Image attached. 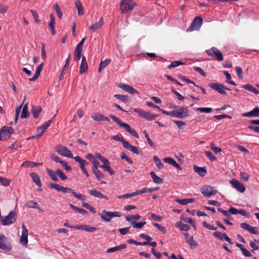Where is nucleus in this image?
I'll use <instances>...</instances> for the list:
<instances>
[{"label": "nucleus", "mask_w": 259, "mask_h": 259, "mask_svg": "<svg viewBox=\"0 0 259 259\" xmlns=\"http://www.w3.org/2000/svg\"><path fill=\"white\" fill-rule=\"evenodd\" d=\"M110 118L121 127L124 128L127 132L135 138L139 139V136L138 133L132 128L127 123L123 122L119 118L113 115H110Z\"/></svg>", "instance_id": "obj_1"}, {"label": "nucleus", "mask_w": 259, "mask_h": 259, "mask_svg": "<svg viewBox=\"0 0 259 259\" xmlns=\"http://www.w3.org/2000/svg\"><path fill=\"white\" fill-rule=\"evenodd\" d=\"M98 214L106 222H109L113 218L120 217V213L118 211H107L105 210H102L101 213L99 212Z\"/></svg>", "instance_id": "obj_2"}, {"label": "nucleus", "mask_w": 259, "mask_h": 259, "mask_svg": "<svg viewBox=\"0 0 259 259\" xmlns=\"http://www.w3.org/2000/svg\"><path fill=\"white\" fill-rule=\"evenodd\" d=\"M133 111L137 113L140 117L149 121L154 120L158 117L157 115L153 114L149 112L144 111L141 109L134 108Z\"/></svg>", "instance_id": "obj_3"}, {"label": "nucleus", "mask_w": 259, "mask_h": 259, "mask_svg": "<svg viewBox=\"0 0 259 259\" xmlns=\"http://www.w3.org/2000/svg\"><path fill=\"white\" fill-rule=\"evenodd\" d=\"M205 53L208 56L215 58L218 61H222L224 59L222 53L215 47H212L210 49L206 50Z\"/></svg>", "instance_id": "obj_4"}, {"label": "nucleus", "mask_w": 259, "mask_h": 259, "mask_svg": "<svg viewBox=\"0 0 259 259\" xmlns=\"http://www.w3.org/2000/svg\"><path fill=\"white\" fill-rule=\"evenodd\" d=\"M14 130L12 127L4 126L0 130V141H4L9 139L14 133Z\"/></svg>", "instance_id": "obj_5"}, {"label": "nucleus", "mask_w": 259, "mask_h": 259, "mask_svg": "<svg viewBox=\"0 0 259 259\" xmlns=\"http://www.w3.org/2000/svg\"><path fill=\"white\" fill-rule=\"evenodd\" d=\"M135 4L127 0H123L120 3V9L122 13H126L131 12Z\"/></svg>", "instance_id": "obj_6"}, {"label": "nucleus", "mask_w": 259, "mask_h": 259, "mask_svg": "<svg viewBox=\"0 0 259 259\" xmlns=\"http://www.w3.org/2000/svg\"><path fill=\"white\" fill-rule=\"evenodd\" d=\"M16 212L11 211L4 218L1 220L2 223L4 226H9L14 223L16 221Z\"/></svg>", "instance_id": "obj_7"}, {"label": "nucleus", "mask_w": 259, "mask_h": 259, "mask_svg": "<svg viewBox=\"0 0 259 259\" xmlns=\"http://www.w3.org/2000/svg\"><path fill=\"white\" fill-rule=\"evenodd\" d=\"M0 249L8 252L11 250V245L7 238L3 234H0Z\"/></svg>", "instance_id": "obj_8"}, {"label": "nucleus", "mask_w": 259, "mask_h": 259, "mask_svg": "<svg viewBox=\"0 0 259 259\" xmlns=\"http://www.w3.org/2000/svg\"><path fill=\"white\" fill-rule=\"evenodd\" d=\"M55 150L60 155L68 158H74L71 151L66 147L62 145L58 146L56 147Z\"/></svg>", "instance_id": "obj_9"}, {"label": "nucleus", "mask_w": 259, "mask_h": 259, "mask_svg": "<svg viewBox=\"0 0 259 259\" xmlns=\"http://www.w3.org/2000/svg\"><path fill=\"white\" fill-rule=\"evenodd\" d=\"M202 21L203 19L200 17L195 18L191 25L187 29V31L191 32L195 30H199L202 24Z\"/></svg>", "instance_id": "obj_10"}, {"label": "nucleus", "mask_w": 259, "mask_h": 259, "mask_svg": "<svg viewBox=\"0 0 259 259\" xmlns=\"http://www.w3.org/2000/svg\"><path fill=\"white\" fill-rule=\"evenodd\" d=\"M208 85L212 89L215 90L221 94H225V90H230L229 89L225 87L223 84H221L219 83H210L208 84Z\"/></svg>", "instance_id": "obj_11"}, {"label": "nucleus", "mask_w": 259, "mask_h": 259, "mask_svg": "<svg viewBox=\"0 0 259 259\" xmlns=\"http://www.w3.org/2000/svg\"><path fill=\"white\" fill-rule=\"evenodd\" d=\"M201 192L204 196L209 197L215 194L217 191L213 187L205 186L201 189Z\"/></svg>", "instance_id": "obj_12"}, {"label": "nucleus", "mask_w": 259, "mask_h": 259, "mask_svg": "<svg viewBox=\"0 0 259 259\" xmlns=\"http://www.w3.org/2000/svg\"><path fill=\"white\" fill-rule=\"evenodd\" d=\"M231 186L240 193H243L245 191L244 185L236 179H232L230 181Z\"/></svg>", "instance_id": "obj_13"}, {"label": "nucleus", "mask_w": 259, "mask_h": 259, "mask_svg": "<svg viewBox=\"0 0 259 259\" xmlns=\"http://www.w3.org/2000/svg\"><path fill=\"white\" fill-rule=\"evenodd\" d=\"M64 193H71L72 195L77 199L85 201L87 199V197L82 194H78L73 191V190L70 188L62 187V191Z\"/></svg>", "instance_id": "obj_14"}, {"label": "nucleus", "mask_w": 259, "mask_h": 259, "mask_svg": "<svg viewBox=\"0 0 259 259\" xmlns=\"http://www.w3.org/2000/svg\"><path fill=\"white\" fill-rule=\"evenodd\" d=\"M117 87L132 95L138 94V91L130 85L124 83H119L117 85Z\"/></svg>", "instance_id": "obj_15"}, {"label": "nucleus", "mask_w": 259, "mask_h": 259, "mask_svg": "<svg viewBox=\"0 0 259 259\" xmlns=\"http://www.w3.org/2000/svg\"><path fill=\"white\" fill-rule=\"evenodd\" d=\"M242 116L249 117H259V107H255L251 111L242 113Z\"/></svg>", "instance_id": "obj_16"}, {"label": "nucleus", "mask_w": 259, "mask_h": 259, "mask_svg": "<svg viewBox=\"0 0 259 259\" xmlns=\"http://www.w3.org/2000/svg\"><path fill=\"white\" fill-rule=\"evenodd\" d=\"M104 24V21L102 18H100L99 21L92 24L90 27V29L92 32H95L96 31L102 28Z\"/></svg>", "instance_id": "obj_17"}, {"label": "nucleus", "mask_w": 259, "mask_h": 259, "mask_svg": "<svg viewBox=\"0 0 259 259\" xmlns=\"http://www.w3.org/2000/svg\"><path fill=\"white\" fill-rule=\"evenodd\" d=\"M21 242L24 245L28 243V230L26 226L24 225H22Z\"/></svg>", "instance_id": "obj_18"}, {"label": "nucleus", "mask_w": 259, "mask_h": 259, "mask_svg": "<svg viewBox=\"0 0 259 259\" xmlns=\"http://www.w3.org/2000/svg\"><path fill=\"white\" fill-rule=\"evenodd\" d=\"M180 118H185L189 116V110L187 107H179L178 109Z\"/></svg>", "instance_id": "obj_19"}, {"label": "nucleus", "mask_w": 259, "mask_h": 259, "mask_svg": "<svg viewBox=\"0 0 259 259\" xmlns=\"http://www.w3.org/2000/svg\"><path fill=\"white\" fill-rule=\"evenodd\" d=\"M184 236L186 242L189 243L191 246H197V243L194 240L193 237L189 233L186 232L184 233Z\"/></svg>", "instance_id": "obj_20"}, {"label": "nucleus", "mask_w": 259, "mask_h": 259, "mask_svg": "<svg viewBox=\"0 0 259 259\" xmlns=\"http://www.w3.org/2000/svg\"><path fill=\"white\" fill-rule=\"evenodd\" d=\"M75 161L79 163V167L81 170H84L85 168V165H88L89 163L85 160L82 159L80 156H76L73 158Z\"/></svg>", "instance_id": "obj_21"}, {"label": "nucleus", "mask_w": 259, "mask_h": 259, "mask_svg": "<svg viewBox=\"0 0 259 259\" xmlns=\"http://www.w3.org/2000/svg\"><path fill=\"white\" fill-rule=\"evenodd\" d=\"M41 111V106L34 105L32 106L31 113L34 118H37Z\"/></svg>", "instance_id": "obj_22"}, {"label": "nucleus", "mask_w": 259, "mask_h": 259, "mask_svg": "<svg viewBox=\"0 0 259 259\" xmlns=\"http://www.w3.org/2000/svg\"><path fill=\"white\" fill-rule=\"evenodd\" d=\"M43 67V63H41L40 65H39L36 68L35 73L34 76L29 79L30 81H35L39 77L40 72L42 70Z\"/></svg>", "instance_id": "obj_23"}, {"label": "nucleus", "mask_w": 259, "mask_h": 259, "mask_svg": "<svg viewBox=\"0 0 259 259\" xmlns=\"http://www.w3.org/2000/svg\"><path fill=\"white\" fill-rule=\"evenodd\" d=\"M33 182L38 187H41V183L39 177L35 172H32L30 174Z\"/></svg>", "instance_id": "obj_24"}, {"label": "nucleus", "mask_w": 259, "mask_h": 259, "mask_svg": "<svg viewBox=\"0 0 259 259\" xmlns=\"http://www.w3.org/2000/svg\"><path fill=\"white\" fill-rule=\"evenodd\" d=\"M50 22L48 25L51 28L52 34L54 35L56 33V30L55 29V19L53 14H50Z\"/></svg>", "instance_id": "obj_25"}, {"label": "nucleus", "mask_w": 259, "mask_h": 259, "mask_svg": "<svg viewBox=\"0 0 259 259\" xmlns=\"http://www.w3.org/2000/svg\"><path fill=\"white\" fill-rule=\"evenodd\" d=\"M126 246H127V245L126 244H121L119 246H115L113 247L108 248V249H107V250H106V252L107 253H111L113 252L121 250L122 249L126 248Z\"/></svg>", "instance_id": "obj_26"}, {"label": "nucleus", "mask_w": 259, "mask_h": 259, "mask_svg": "<svg viewBox=\"0 0 259 259\" xmlns=\"http://www.w3.org/2000/svg\"><path fill=\"white\" fill-rule=\"evenodd\" d=\"M89 193L91 195L95 197L107 199V197L106 196L104 195L100 192L98 191L96 189L90 190H89Z\"/></svg>", "instance_id": "obj_27"}, {"label": "nucleus", "mask_w": 259, "mask_h": 259, "mask_svg": "<svg viewBox=\"0 0 259 259\" xmlns=\"http://www.w3.org/2000/svg\"><path fill=\"white\" fill-rule=\"evenodd\" d=\"M176 226L181 231H187L190 228L189 225L185 224L181 221L176 223Z\"/></svg>", "instance_id": "obj_28"}, {"label": "nucleus", "mask_w": 259, "mask_h": 259, "mask_svg": "<svg viewBox=\"0 0 259 259\" xmlns=\"http://www.w3.org/2000/svg\"><path fill=\"white\" fill-rule=\"evenodd\" d=\"M150 175L151 177L152 178L153 182L157 184H160L162 183L163 180L162 179L157 176L156 174L154 171H151L150 172Z\"/></svg>", "instance_id": "obj_29"}, {"label": "nucleus", "mask_w": 259, "mask_h": 259, "mask_svg": "<svg viewBox=\"0 0 259 259\" xmlns=\"http://www.w3.org/2000/svg\"><path fill=\"white\" fill-rule=\"evenodd\" d=\"M46 171L53 181H55V182L58 181V179L57 178V170L56 171H55L52 169H51L49 168H47Z\"/></svg>", "instance_id": "obj_30"}, {"label": "nucleus", "mask_w": 259, "mask_h": 259, "mask_svg": "<svg viewBox=\"0 0 259 259\" xmlns=\"http://www.w3.org/2000/svg\"><path fill=\"white\" fill-rule=\"evenodd\" d=\"M123 147L137 155H138L139 154V151L138 150L137 148L135 146L132 145L128 142L126 143V144L125 145L124 147Z\"/></svg>", "instance_id": "obj_31"}, {"label": "nucleus", "mask_w": 259, "mask_h": 259, "mask_svg": "<svg viewBox=\"0 0 259 259\" xmlns=\"http://www.w3.org/2000/svg\"><path fill=\"white\" fill-rule=\"evenodd\" d=\"M75 7L77 10L78 15L79 16H81L83 15L84 11L81 2L79 0H77L75 2Z\"/></svg>", "instance_id": "obj_32"}, {"label": "nucleus", "mask_w": 259, "mask_h": 259, "mask_svg": "<svg viewBox=\"0 0 259 259\" xmlns=\"http://www.w3.org/2000/svg\"><path fill=\"white\" fill-rule=\"evenodd\" d=\"M194 171L197 172L199 176L203 177L207 172L206 169L204 167H199L196 165L194 166Z\"/></svg>", "instance_id": "obj_33"}, {"label": "nucleus", "mask_w": 259, "mask_h": 259, "mask_svg": "<svg viewBox=\"0 0 259 259\" xmlns=\"http://www.w3.org/2000/svg\"><path fill=\"white\" fill-rule=\"evenodd\" d=\"M40 164H41L40 163H36L34 162L26 161L24 162L22 164L21 167H26V168H28L30 167H35L38 165H39Z\"/></svg>", "instance_id": "obj_34"}, {"label": "nucleus", "mask_w": 259, "mask_h": 259, "mask_svg": "<svg viewBox=\"0 0 259 259\" xmlns=\"http://www.w3.org/2000/svg\"><path fill=\"white\" fill-rule=\"evenodd\" d=\"M29 115V113L28 110V104H25L22 109L21 118H26Z\"/></svg>", "instance_id": "obj_35"}, {"label": "nucleus", "mask_w": 259, "mask_h": 259, "mask_svg": "<svg viewBox=\"0 0 259 259\" xmlns=\"http://www.w3.org/2000/svg\"><path fill=\"white\" fill-rule=\"evenodd\" d=\"M69 206L73 209L74 210L78 212L79 213L82 214L83 215H85L88 213V212L83 208H79L72 204H69Z\"/></svg>", "instance_id": "obj_36"}, {"label": "nucleus", "mask_w": 259, "mask_h": 259, "mask_svg": "<svg viewBox=\"0 0 259 259\" xmlns=\"http://www.w3.org/2000/svg\"><path fill=\"white\" fill-rule=\"evenodd\" d=\"M111 62V59H106L103 61H101L100 63L99 67L98 68L99 72H101V70L105 68Z\"/></svg>", "instance_id": "obj_37"}, {"label": "nucleus", "mask_w": 259, "mask_h": 259, "mask_svg": "<svg viewBox=\"0 0 259 259\" xmlns=\"http://www.w3.org/2000/svg\"><path fill=\"white\" fill-rule=\"evenodd\" d=\"M92 170L99 181L104 178V175L98 169V168H96V169H93Z\"/></svg>", "instance_id": "obj_38"}, {"label": "nucleus", "mask_w": 259, "mask_h": 259, "mask_svg": "<svg viewBox=\"0 0 259 259\" xmlns=\"http://www.w3.org/2000/svg\"><path fill=\"white\" fill-rule=\"evenodd\" d=\"M82 49L75 48L74 51V60L75 61H78L81 58V54Z\"/></svg>", "instance_id": "obj_39"}, {"label": "nucleus", "mask_w": 259, "mask_h": 259, "mask_svg": "<svg viewBox=\"0 0 259 259\" xmlns=\"http://www.w3.org/2000/svg\"><path fill=\"white\" fill-rule=\"evenodd\" d=\"M241 88L245 89V90L253 93L254 94L257 93V90L250 84H246L242 85Z\"/></svg>", "instance_id": "obj_40"}, {"label": "nucleus", "mask_w": 259, "mask_h": 259, "mask_svg": "<svg viewBox=\"0 0 259 259\" xmlns=\"http://www.w3.org/2000/svg\"><path fill=\"white\" fill-rule=\"evenodd\" d=\"M112 139L116 141H120L122 143L123 147H124L125 145L127 142L126 141L124 140L123 137L121 135H115L112 137Z\"/></svg>", "instance_id": "obj_41"}, {"label": "nucleus", "mask_w": 259, "mask_h": 259, "mask_svg": "<svg viewBox=\"0 0 259 259\" xmlns=\"http://www.w3.org/2000/svg\"><path fill=\"white\" fill-rule=\"evenodd\" d=\"M153 160L155 164L159 169H161L163 168V164L161 162L160 159L158 157L154 156L153 157Z\"/></svg>", "instance_id": "obj_42"}, {"label": "nucleus", "mask_w": 259, "mask_h": 259, "mask_svg": "<svg viewBox=\"0 0 259 259\" xmlns=\"http://www.w3.org/2000/svg\"><path fill=\"white\" fill-rule=\"evenodd\" d=\"M141 218V216L138 214H134V215H131L130 216H127L126 217V220L128 222H130L132 223V222H135V220H139Z\"/></svg>", "instance_id": "obj_43"}, {"label": "nucleus", "mask_w": 259, "mask_h": 259, "mask_svg": "<svg viewBox=\"0 0 259 259\" xmlns=\"http://www.w3.org/2000/svg\"><path fill=\"white\" fill-rule=\"evenodd\" d=\"M82 205L84 208L89 209L92 213H95L96 212L95 208L90 204L86 203L85 202H82Z\"/></svg>", "instance_id": "obj_44"}, {"label": "nucleus", "mask_w": 259, "mask_h": 259, "mask_svg": "<svg viewBox=\"0 0 259 259\" xmlns=\"http://www.w3.org/2000/svg\"><path fill=\"white\" fill-rule=\"evenodd\" d=\"M103 115L99 113H96L92 115L91 116L92 118L97 121H102V118H103Z\"/></svg>", "instance_id": "obj_45"}, {"label": "nucleus", "mask_w": 259, "mask_h": 259, "mask_svg": "<svg viewBox=\"0 0 259 259\" xmlns=\"http://www.w3.org/2000/svg\"><path fill=\"white\" fill-rule=\"evenodd\" d=\"M26 206L29 208H36L39 209V207L38 206L37 202L32 200L29 201L27 203Z\"/></svg>", "instance_id": "obj_46"}, {"label": "nucleus", "mask_w": 259, "mask_h": 259, "mask_svg": "<svg viewBox=\"0 0 259 259\" xmlns=\"http://www.w3.org/2000/svg\"><path fill=\"white\" fill-rule=\"evenodd\" d=\"M114 97L117 99H118L124 103H126L128 101L127 96L126 95H119V94H115L114 95Z\"/></svg>", "instance_id": "obj_47"}, {"label": "nucleus", "mask_w": 259, "mask_h": 259, "mask_svg": "<svg viewBox=\"0 0 259 259\" xmlns=\"http://www.w3.org/2000/svg\"><path fill=\"white\" fill-rule=\"evenodd\" d=\"M146 222H140L139 223H136V222H132V225L133 226L134 228L140 229L142 228L146 224Z\"/></svg>", "instance_id": "obj_48"}, {"label": "nucleus", "mask_w": 259, "mask_h": 259, "mask_svg": "<svg viewBox=\"0 0 259 259\" xmlns=\"http://www.w3.org/2000/svg\"><path fill=\"white\" fill-rule=\"evenodd\" d=\"M184 64H185L184 63H183L181 61H174L170 65H169L168 66V68L171 69L172 68H175L180 65H184Z\"/></svg>", "instance_id": "obj_49"}, {"label": "nucleus", "mask_w": 259, "mask_h": 259, "mask_svg": "<svg viewBox=\"0 0 259 259\" xmlns=\"http://www.w3.org/2000/svg\"><path fill=\"white\" fill-rule=\"evenodd\" d=\"M11 181L3 177H0V183L4 186H8L10 184Z\"/></svg>", "instance_id": "obj_50"}, {"label": "nucleus", "mask_w": 259, "mask_h": 259, "mask_svg": "<svg viewBox=\"0 0 259 259\" xmlns=\"http://www.w3.org/2000/svg\"><path fill=\"white\" fill-rule=\"evenodd\" d=\"M196 110L201 113H210L212 111V108L210 107H198Z\"/></svg>", "instance_id": "obj_51"}, {"label": "nucleus", "mask_w": 259, "mask_h": 259, "mask_svg": "<svg viewBox=\"0 0 259 259\" xmlns=\"http://www.w3.org/2000/svg\"><path fill=\"white\" fill-rule=\"evenodd\" d=\"M62 186H60L56 183H52L50 185V187L52 189H54L58 192H61L62 189Z\"/></svg>", "instance_id": "obj_52"}, {"label": "nucleus", "mask_w": 259, "mask_h": 259, "mask_svg": "<svg viewBox=\"0 0 259 259\" xmlns=\"http://www.w3.org/2000/svg\"><path fill=\"white\" fill-rule=\"evenodd\" d=\"M62 186H60L56 183H52L50 185V187L52 189H54L58 192H61L62 189Z\"/></svg>", "instance_id": "obj_53"}, {"label": "nucleus", "mask_w": 259, "mask_h": 259, "mask_svg": "<svg viewBox=\"0 0 259 259\" xmlns=\"http://www.w3.org/2000/svg\"><path fill=\"white\" fill-rule=\"evenodd\" d=\"M54 9L59 19H61L63 16L62 12L57 4L54 5Z\"/></svg>", "instance_id": "obj_54"}, {"label": "nucleus", "mask_w": 259, "mask_h": 259, "mask_svg": "<svg viewBox=\"0 0 259 259\" xmlns=\"http://www.w3.org/2000/svg\"><path fill=\"white\" fill-rule=\"evenodd\" d=\"M240 226L242 229L247 230L249 232H250L251 228L252 227L251 225L246 223H241Z\"/></svg>", "instance_id": "obj_55"}, {"label": "nucleus", "mask_w": 259, "mask_h": 259, "mask_svg": "<svg viewBox=\"0 0 259 259\" xmlns=\"http://www.w3.org/2000/svg\"><path fill=\"white\" fill-rule=\"evenodd\" d=\"M204 154L206 155V156L207 157L209 158V159L211 161H214L217 159L216 157L209 151H205Z\"/></svg>", "instance_id": "obj_56"}, {"label": "nucleus", "mask_w": 259, "mask_h": 259, "mask_svg": "<svg viewBox=\"0 0 259 259\" xmlns=\"http://www.w3.org/2000/svg\"><path fill=\"white\" fill-rule=\"evenodd\" d=\"M236 74L239 78L242 79L243 78L242 74V69L241 67L237 66L235 68Z\"/></svg>", "instance_id": "obj_57"}, {"label": "nucleus", "mask_w": 259, "mask_h": 259, "mask_svg": "<svg viewBox=\"0 0 259 259\" xmlns=\"http://www.w3.org/2000/svg\"><path fill=\"white\" fill-rule=\"evenodd\" d=\"M88 66L87 63H81L79 69L80 74H82L88 70Z\"/></svg>", "instance_id": "obj_58"}, {"label": "nucleus", "mask_w": 259, "mask_h": 259, "mask_svg": "<svg viewBox=\"0 0 259 259\" xmlns=\"http://www.w3.org/2000/svg\"><path fill=\"white\" fill-rule=\"evenodd\" d=\"M57 174L62 180H65L67 179V177L60 169L57 170Z\"/></svg>", "instance_id": "obj_59"}, {"label": "nucleus", "mask_w": 259, "mask_h": 259, "mask_svg": "<svg viewBox=\"0 0 259 259\" xmlns=\"http://www.w3.org/2000/svg\"><path fill=\"white\" fill-rule=\"evenodd\" d=\"M97 229H98L95 227L89 226L86 225H84L83 230L87 232H92L97 230Z\"/></svg>", "instance_id": "obj_60"}, {"label": "nucleus", "mask_w": 259, "mask_h": 259, "mask_svg": "<svg viewBox=\"0 0 259 259\" xmlns=\"http://www.w3.org/2000/svg\"><path fill=\"white\" fill-rule=\"evenodd\" d=\"M213 235L221 240H224V233L222 234L220 232L215 231L213 233Z\"/></svg>", "instance_id": "obj_61"}, {"label": "nucleus", "mask_w": 259, "mask_h": 259, "mask_svg": "<svg viewBox=\"0 0 259 259\" xmlns=\"http://www.w3.org/2000/svg\"><path fill=\"white\" fill-rule=\"evenodd\" d=\"M133 192L130 193H126L121 195H118L117 196V198L119 199H128L129 198L134 197Z\"/></svg>", "instance_id": "obj_62"}, {"label": "nucleus", "mask_w": 259, "mask_h": 259, "mask_svg": "<svg viewBox=\"0 0 259 259\" xmlns=\"http://www.w3.org/2000/svg\"><path fill=\"white\" fill-rule=\"evenodd\" d=\"M30 12H31L32 16L33 17L35 22L37 23H39L40 21L38 19V14L35 11H34L33 10H31Z\"/></svg>", "instance_id": "obj_63"}, {"label": "nucleus", "mask_w": 259, "mask_h": 259, "mask_svg": "<svg viewBox=\"0 0 259 259\" xmlns=\"http://www.w3.org/2000/svg\"><path fill=\"white\" fill-rule=\"evenodd\" d=\"M163 161L171 165H174L176 161L171 157H166L163 159Z\"/></svg>", "instance_id": "obj_64"}]
</instances>
